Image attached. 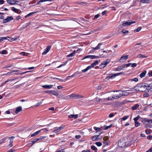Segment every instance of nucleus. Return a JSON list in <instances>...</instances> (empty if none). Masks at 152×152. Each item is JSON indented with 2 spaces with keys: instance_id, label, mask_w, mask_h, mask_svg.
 Wrapping results in <instances>:
<instances>
[{
  "instance_id": "1",
  "label": "nucleus",
  "mask_w": 152,
  "mask_h": 152,
  "mask_svg": "<svg viewBox=\"0 0 152 152\" xmlns=\"http://www.w3.org/2000/svg\"><path fill=\"white\" fill-rule=\"evenodd\" d=\"M146 83H141L137 84L135 86L134 89L137 91L141 92L147 91Z\"/></svg>"
},
{
  "instance_id": "2",
  "label": "nucleus",
  "mask_w": 152,
  "mask_h": 152,
  "mask_svg": "<svg viewBox=\"0 0 152 152\" xmlns=\"http://www.w3.org/2000/svg\"><path fill=\"white\" fill-rule=\"evenodd\" d=\"M110 61V60L108 59L106 61L103 62L98 67V68L100 69L104 68L109 63Z\"/></svg>"
},
{
  "instance_id": "3",
  "label": "nucleus",
  "mask_w": 152,
  "mask_h": 152,
  "mask_svg": "<svg viewBox=\"0 0 152 152\" xmlns=\"http://www.w3.org/2000/svg\"><path fill=\"white\" fill-rule=\"evenodd\" d=\"M136 21H132L131 20H129L127 21H124L122 24V25L124 26H129L132 23H135Z\"/></svg>"
},
{
  "instance_id": "4",
  "label": "nucleus",
  "mask_w": 152,
  "mask_h": 152,
  "mask_svg": "<svg viewBox=\"0 0 152 152\" xmlns=\"http://www.w3.org/2000/svg\"><path fill=\"white\" fill-rule=\"evenodd\" d=\"M118 145L121 148H123L125 145V142L123 139L120 140L118 142Z\"/></svg>"
},
{
  "instance_id": "5",
  "label": "nucleus",
  "mask_w": 152,
  "mask_h": 152,
  "mask_svg": "<svg viewBox=\"0 0 152 152\" xmlns=\"http://www.w3.org/2000/svg\"><path fill=\"white\" fill-rule=\"evenodd\" d=\"M99 56H95L94 55H88L84 57L83 58V60L85 58H89L91 59H93L94 58H99Z\"/></svg>"
},
{
  "instance_id": "6",
  "label": "nucleus",
  "mask_w": 152,
  "mask_h": 152,
  "mask_svg": "<svg viewBox=\"0 0 152 152\" xmlns=\"http://www.w3.org/2000/svg\"><path fill=\"white\" fill-rule=\"evenodd\" d=\"M13 19V18L12 16H8L7 18L4 19L3 21V23H5L9 22Z\"/></svg>"
},
{
  "instance_id": "7",
  "label": "nucleus",
  "mask_w": 152,
  "mask_h": 152,
  "mask_svg": "<svg viewBox=\"0 0 152 152\" xmlns=\"http://www.w3.org/2000/svg\"><path fill=\"white\" fill-rule=\"evenodd\" d=\"M146 86L147 91L150 92L152 91V83L150 84L149 85L146 84Z\"/></svg>"
},
{
  "instance_id": "8",
  "label": "nucleus",
  "mask_w": 152,
  "mask_h": 152,
  "mask_svg": "<svg viewBox=\"0 0 152 152\" xmlns=\"http://www.w3.org/2000/svg\"><path fill=\"white\" fill-rule=\"evenodd\" d=\"M9 138L10 139V140L9 142L10 144L9 145V146L10 147H11L13 146L12 143L13 141V139L15 138V137L13 136H12L9 137Z\"/></svg>"
},
{
  "instance_id": "9",
  "label": "nucleus",
  "mask_w": 152,
  "mask_h": 152,
  "mask_svg": "<svg viewBox=\"0 0 152 152\" xmlns=\"http://www.w3.org/2000/svg\"><path fill=\"white\" fill-rule=\"evenodd\" d=\"M11 10L13 11L18 14H20L21 11L19 9H17L14 7H11Z\"/></svg>"
},
{
  "instance_id": "10",
  "label": "nucleus",
  "mask_w": 152,
  "mask_h": 152,
  "mask_svg": "<svg viewBox=\"0 0 152 152\" xmlns=\"http://www.w3.org/2000/svg\"><path fill=\"white\" fill-rule=\"evenodd\" d=\"M22 110V108L21 106H19L16 108V110L15 111V113L17 114L18 113L21 112Z\"/></svg>"
},
{
  "instance_id": "11",
  "label": "nucleus",
  "mask_w": 152,
  "mask_h": 152,
  "mask_svg": "<svg viewBox=\"0 0 152 152\" xmlns=\"http://www.w3.org/2000/svg\"><path fill=\"white\" fill-rule=\"evenodd\" d=\"M128 57V55H125L124 56H122L121 57V58L119 60V61L120 62H122V60H123L124 59L126 60L127 59Z\"/></svg>"
},
{
  "instance_id": "12",
  "label": "nucleus",
  "mask_w": 152,
  "mask_h": 152,
  "mask_svg": "<svg viewBox=\"0 0 152 152\" xmlns=\"http://www.w3.org/2000/svg\"><path fill=\"white\" fill-rule=\"evenodd\" d=\"M115 77V76H114V74H109L108 76H107L106 79L107 80H109L110 79H113V78Z\"/></svg>"
},
{
  "instance_id": "13",
  "label": "nucleus",
  "mask_w": 152,
  "mask_h": 152,
  "mask_svg": "<svg viewBox=\"0 0 152 152\" xmlns=\"http://www.w3.org/2000/svg\"><path fill=\"white\" fill-rule=\"evenodd\" d=\"M53 86L52 85H45L42 86V87L46 89H50Z\"/></svg>"
},
{
  "instance_id": "14",
  "label": "nucleus",
  "mask_w": 152,
  "mask_h": 152,
  "mask_svg": "<svg viewBox=\"0 0 152 152\" xmlns=\"http://www.w3.org/2000/svg\"><path fill=\"white\" fill-rule=\"evenodd\" d=\"M127 91H129V90H127ZM122 94H123L122 96H126L129 95V93L127 91H121Z\"/></svg>"
},
{
  "instance_id": "15",
  "label": "nucleus",
  "mask_w": 152,
  "mask_h": 152,
  "mask_svg": "<svg viewBox=\"0 0 152 152\" xmlns=\"http://www.w3.org/2000/svg\"><path fill=\"white\" fill-rule=\"evenodd\" d=\"M137 57L139 58H144L147 57V56H144L142 54H139L137 55Z\"/></svg>"
},
{
  "instance_id": "16",
  "label": "nucleus",
  "mask_w": 152,
  "mask_h": 152,
  "mask_svg": "<svg viewBox=\"0 0 152 152\" xmlns=\"http://www.w3.org/2000/svg\"><path fill=\"white\" fill-rule=\"evenodd\" d=\"M146 73V71L145 70L142 72L140 75V78H142L144 77Z\"/></svg>"
},
{
  "instance_id": "17",
  "label": "nucleus",
  "mask_w": 152,
  "mask_h": 152,
  "mask_svg": "<svg viewBox=\"0 0 152 152\" xmlns=\"http://www.w3.org/2000/svg\"><path fill=\"white\" fill-rule=\"evenodd\" d=\"M51 94L55 96H57L58 95V93L55 91L52 90Z\"/></svg>"
},
{
  "instance_id": "18",
  "label": "nucleus",
  "mask_w": 152,
  "mask_h": 152,
  "mask_svg": "<svg viewBox=\"0 0 152 152\" xmlns=\"http://www.w3.org/2000/svg\"><path fill=\"white\" fill-rule=\"evenodd\" d=\"M41 132V130H39L38 131H37L35 132H34V133L32 134L31 135V137H33L34 136H36V135L38 134L39 133H40Z\"/></svg>"
},
{
  "instance_id": "19",
  "label": "nucleus",
  "mask_w": 152,
  "mask_h": 152,
  "mask_svg": "<svg viewBox=\"0 0 152 152\" xmlns=\"http://www.w3.org/2000/svg\"><path fill=\"white\" fill-rule=\"evenodd\" d=\"M99 136V135H96L92 137V140L93 141H96L98 140V138Z\"/></svg>"
},
{
  "instance_id": "20",
  "label": "nucleus",
  "mask_w": 152,
  "mask_h": 152,
  "mask_svg": "<svg viewBox=\"0 0 152 152\" xmlns=\"http://www.w3.org/2000/svg\"><path fill=\"white\" fill-rule=\"evenodd\" d=\"M91 67H91V66H88L86 68V69H83L82 70V71L83 72H85L89 69H90Z\"/></svg>"
},
{
  "instance_id": "21",
  "label": "nucleus",
  "mask_w": 152,
  "mask_h": 152,
  "mask_svg": "<svg viewBox=\"0 0 152 152\" xmlns=\"http://www.w3.org/2000/svg\"><path fill=\"white\" fill-rule=\"evenodd\" d=\"M15 0H7V3L11 5H14Z\"/></svg>"
},
{
  "instance_id": "22",
  "label": "nucleus",
  "mask_w": 152,
  "mask_h": 152,
  "mask_svg": "<svg viewBox=\"0 0 152 152\" xmlns=\"http://www.w3.org/2000/svg\"><path fill=\"white\" fill-rule=\"evenodd\" d=\"M99 61L98 60H96L94 61L93 63L91 64V67H94L96 65H97L99 63Z\"/></svg>"
},
{
  "instance_id": "23",
  "label": "nucleus",
  "mask_w": 152,
  "mask_h": 152,
  "mask_svg": "<svg viewBox=\"0 0 152 152\" xmlns=\"http://www.w3.org/2000/svg\"><path fill=\"white\" fill-rule=\"evenodd\" d=\"M76 51H74L72 53L70 54H69L67 55L66 56V57H72L73 56H74L75 54L76 53Z\"/></svg>"
},
{
  "instance_id": "24",
  "label": "nucleus",
  "mask_w": 152,
  "mask_h": 152,
  "mask_svg": "<svg viewBox=\"0 0 152 152\" xmlns=\"http://www.w3.org/2000/svg\"><path fill=\"white\" fill-rule=\"evenodd\" d=\"M53 0H40V1H38L36 5H39L40 4L41 2H42L46 1H51Z\"/></svg>"
},
{
  "instance_id": "25",
  "label": "nucleus",
  "mask_w": 152,
  "mask_h": 152,
  "mask_svg": "<svg viewBox=\"0 0 152 152\" xmlns=\"http://www.w3.org/2000/svg\"><path fill=\"white\" fill-rule=\"evenodd\" d=\"M139 107V105L138 104H137L134 105V106H132V109L133 110H135L138 107Z\"/></svg>"
},
{
  "instance_id": "26",
  "label": "nucleus",
  "mask_w": 152,
  "mask_h": 152,
  "mask_svg": "<svg viewBox=\"0 0 152 152\" xmlns=\"http://www.w3.org/2000/svg\"><path fill=\"white\" fill-rule=\"evenodd\" d=\"M39 140V138H35L32 141H31L32 145H33L34 143L36 142Z\"/></svg>"
},
{
  "instance_id": "27",
  "label": "nucleus",
  "mask_w": 152,
  "mask_h": 152,
  "mask_svg": "<svg viewBox=\"0 0 152 152\" xmlns=\"http://www.w3.org/2000/svg\"><path fill=\"white\" fill-rule=\"evenodd\" d=\"M102 45V43H99L95 48H94V50H96L97 49H100V47Z\"/></svg>"
},
{
  "instance_id": "28",
  "label": "nucleus",
  "mask_w": 152,
  "mask_h": 152,
  "mask_svg": "<svg viewBox=\"0 0 152 152\" xmlns=\"http://www.w3.org/2000/svg\"><path fill=\"white\" fill-rule=\"evenodd\" d=\"M37 12H32L28 14H27V15H26L25 16V18H26L28 17L29 16L31 15H32V14H34V13H36Z\"/></svg>"
},
{
  "instance_id": "29",
  "label": "nucleus",
  "mask_w": 152,
  "mask_h": 152,
  "mask_svg": "<svg viewBox=\"0 0 152 152\" xmlns=\"http://www.w3.org/2000/svg\"><path fill=\"white\" fill-rule=\"evenodd\" d=\"M112 126V124H111L110 125H109V126H104V130H107V129H108L109 128L111 127Z\"/></svg>"
},
{
  "instance_id": "30",
  "label": "nucleus",
  "mask_w": 152,
  "mask_h": 152,
  "mask_svg": "<svg viewBox=\"0 0 152 152\" xmlns=\"http://www.w3.org/2000/svg\"><path fill=\"white\" fill-rule=\"evenodd\" d=\"M122 70H123V69L121 67V66H120L115 68L114 70L115 71H120Z\"/></svg>"
},
{
  "instance_id": "31",
  "label": "nucleus",
  "mask_w": 152,
  "mask_h": 152,
  "mask_svg": "<svg viewBox=\"0 0 152 152\" xmlns=\"http://www.w3.org/2000/svg\"><path fill=\"white\" fill-rule=\"evenodd\" d=\"M7 139V137H5L4 139H2L0 141V144L4 143L6 142V140Z\"/></svg>"
},
{
  "instance_id": "32",
  "label": "nucleus",
  "mask_w": 152,
  "mask_h": 152,
  "mask_svg": "<svg viewBox=\"0 0 152 152\" xmlns=\"http://www.w3.org/2000/svg\"><path fill=\"white\" fill-rule=\"evenodd\" d=\"M103 143L105 145H109L110 144V142L109 141H105L103 142Z\"/></svg>"
},
{
  "instance_id": "33",
  "label": "nucleus",
  "mask_w": 152,
  "mask_h": 152,
  "mask_svg": "<svg viewBox=\"0 0 152 152\" xmlns=\"http://www.w3.org/2000/svg\"><path fill=\"white\" fill-rule=\"evenodd\" d=\"M129 117V116L126 115L124 116L123 117L121 118V120L122 121H125Z\"/></svg>"
},
{
  "instance_id": "34",
  "label": "nucleus",
  "mask_w": 152,
  "mask_h": 152,
  "mask_svg": "<svg viewBox=\"0 0 152 152\" xmlns=\"http://www.w3.org/2000/svg\"><path fill=\"white\" fill-rule=\"evenodd\" d=\"M119 96H117V94L113 95V96L112 97V99H117L118 98Z\"/></svg>"
},
{
  "instance_id": "35",
  "label": "nucleus",
  "mask_w": 152,
  "mask_h": 152,
  "mask_svg": "<svg viewBox=\"0 0 152 152\" xmlns=\"http://www.w3.org/2000/svg\"><path fill=\"white\" fill-rule=\"evenodd\" d=\"M141 29L142 27H139L137 28V29H135L134 30V31L138 32Z\"/></svg>"
},
{
  "instance_id": "36",
  "label": "nucleus",
  "mask_w": 152,
  "mask_h": 152,
  "mask_svg": "<svg viewBox=\"0 0 152 152\" xmlns=\"http://www.w3.org/2000/svg\"><path fill=\"white\" fill-rule=\"evenodd\" d=\"M76 95V94H72L69 96L71 98H74L75 99Z\"/></svg>"
},
{
  "instance_id": "37",
  "label": "nucleus",
  "mask_w": 152,
  "mask_h": 152,
  "mask_svg": "<svg viewBox=\"0 0 152 152\" xmlns=\"http://www.w3.org/2000/svg\"><path fill=\"white\" fill-rule=\"evenodd\" d=\"M149 120V119H148L146 118H145L142 120V122L143 123H144L145 122H147L148 123Z\"/></svg>"
},
{
  "instance_id": "38",
  "label": "nucleus",
  "mask_w": 152,
  "mask_h": 152,
  "mask_svg": "<svg viewBox=\"0 0 152 152\" xmlns=\"http://www.w3.org/2000/svg\"><path fill=\"white\" fill-rule=\"evenodd\" d=\"M123 73L122 72H121L120 73H118L116 74H114V76H115V77H116V76H119L121 75H123Z\"/></svg>"
},
{
  "instance_id": "39",
  "label": "nucleus",
  "mask_w": 152,
  "mask_h": 152,
  "mask_svg": "<svg viewBox=\"0 0 152 152\" xmlns=\"http://www.w3.org/2000/svg\"><path fill=\"white\" fill-rule=\"evenodd\" d=\"M83 97L82 96L78 94H76V98L75 99H77L78 98H81Z\"/></svg>"
},
{
  "instance_id": "40",
  "label": "nucleus",
  "mask_w": 152,
  "mask_h": 152,
  "mask_svg": "<svg viewBox=\"0 0 152 152\" xmlns=\"http://www.w3.org/2000/svg\"><path fill=\"white\" fill-rule=\"evenodd\" d=\"M7 39L6 37H0V42L3 41L4 39Z\"/></svg>"
},
{
  "instance_id": "41",
  "label": "nucleus",
  "mask_w": 152,
  "mask_h": 152,
  "mask_svg": "<svg viewBox=\"0 0 152 152\" xmlns=\"http://www.w3.org/2000/svg\"><path fill=\"white\" fill-rule=\"evenodd\" d=\"M140 125V123L138 121L135 122V125L136 127H137Z\"/></svg>"
},
{
  "instance_id": "42",
  "label": "nucleus",
  "mask_w": 152,
  "mask_h": 152,
  "mask_svg": "<svg viewBox=\"0 0 152 152\" xmlns=\"http://www.w3.org/2000/svg\"><path fill=\"white\" fill-rule=\"evenodd\" d=\"M7 38H9L10 39H11V40H11V41H16L17 39V38H12L11 37H7Z\"/></svg>"
},
{
  "instance_id": "43",
  "label": "nucleus",
  "mask_w": 152,
  "mask_h": 152,
  "mask_svg": "<svg viewBox=\"0 0 152 152\" xmlns=\"http://www.w3.org/2000/svg\"><path fill=\"white\" fill-rule=\"evenodd\" d=\"M96 145L98 146H100L102 145V144L100 142H97L96 143Z\"/></svg>"
},
{
  "instance_id": "44",
  "label": "nucleus",
  "mask_w": 152,
  "mask_h": 152,
  "mask_svg": "<svg viewBox=\"0 0 152 152\" xmlns=\"http://www.w3.org/2000/svg\"><path fill=\"white\" fill-rule=\"evenodd\" d=\"M109 138L107 136H105L103 138V140L105 141H107L109 140Z\"/></svg>"
},
{
  "instance_id": "45",
  "label": "nucleus",
  "mask_w": 152,
  "mask_h": 152,
  "mask_svg": "<svg viewBox=\"0 0 152 152\" xmlns=\"http://www.w3.org/2000/svg\"><path fill=\"white\" fill-rule=\"evenodd\" d=\"M67 61H66L64 64H61L60 65V66H58L57 67V68H59L61 66H63L65 65L67 63Z\"/></svg>"
},
{
  "instance_id": "46",
  "label": "nucleus",
  "mask_w": 152,
  "mask_h": 152,
  "mask_svg": "<svg viewBox=\"0 0 152 152\" xmlns=\"http://www.w3.org/2000/svg\"><path fill=\"white\" fill-rule=\"evenodd\" d=\"M51 48V47L50 46H48L47 47L45 50L48 52L50 50Z\"/></svg>"
},
{
  "instance_id": "47",
  "label": "nucleus",
  "mask_w": 152,
  "mask_h": 152,
  "mask_svg": "<svg viewBox=\"0 0 152 152\" xmlns=\"http://www.w3.org/2000/svg\"><path fill=\"white\" fill-rule=\"evenodd\" d=\"M91 149L92 150H97V148H96V147L94 145H92L91 146Z\"/></svg>"
},
{
  "instance_id": "48",
  "label": "nucleus",
  "mask_w": 152,
  "mask_h": 152,
  "mask_svg": "<svg viewBox=\"0 0 152 152\" xmlns=\"http://www.w3.org/2000/svg\"><path fill=\"white\" fill-rule=\"evenodd\" d=\"M104 101H106L107 100H113V99H112V97H108L107 98L104 99Z\"/></svg>"
},
{
  "instance_id": "49",
  "label": "nucleus",
  "mask_w": 152,
  "mask_h": 152,
  "mask_svg": "<svg viewBox=\"0 0 152 152\" xmlns=\"http://www.w3.org/2000/svg\"><path fill=\"white\" fill-rule=\"evenodd\" d=\"M139 116L138 115V116L134 118V121L135 122L137 121V120H138L139 118Z\"/></svg>"
},
{
  "instance_id": "50",
  "label": "nucleus",
  "mask_w": 152,
  "mask_h": 152,
  "mask_svg": "<svg viewBox=\"0 0 152 152\" xmlns=\"http://www.w3.org/2000/svg\"><path fill=\"white\" fill-rule=\"evenodd\" d=\"M117 96H119L118 97L119 98L122 96L123 94H122L121 92L119 94H117Z\"/></svg>"
},
{
  "instance_id": "51",
  "label": "nucleus",
  "mask_w": 152,
  "mask_h": 152,
  "mask_svg": "<svg viewBox=\"0 0 152 152\" xmlns=\"http://www.w3.org/2000/svg\"><path fill=\"white\" fill-rule=\"evenodd\" d=\"M42 103V102H38L36 104H35V107H37L38 106H39V105H40Z\"/></svg>"
},
{
  "instance_id": "52",
  "label": "nucleus",
  "mask_w": 152,
  "mask_h": 152,
  "mask_svg": "<svg viewBox=\"0 0 152 152\" xmlns=\"http://www.w3.org/2000/svg\"><path fill=\"white\" fill-rule=\"evenodd\" d=\"M121 32L123 34H128L129 33L128 31L122 30Z\"/></svg>"
},
{
  "instance_id": "53",
  "label": "nucleus",
  "mask_w": 152,
  "mask_h": 152,
  "mask_svg": "<svg viewBox=\"0 0 152 152\" xmlns=\"http://www.w3.org/2000/svg\"><path fill=\"white\" fill-rule=\"evenodd\" d=\"M137 66V64L135 63H134L132 64L131 67H135Z\"/></svg>"
},
{
  "instance_id": "54",
  "label": "nucleus",
  "mask_w": 152,
  "mask_h": 152,
  "mask_svg": "<svg viewBox=\"0 0 152 152\" xmlns=\"http://www.w3.org/2000/svg\"><path fill=\"white\" fill-rule=\"evenodd\" d=\"M63 129V127H62L61 126L59 127H58V128H57V130H58V131H59Z\"/></svg>"
},
{
  "instance_id": "55",
  "label": "nucleus",
  "mask_w": 152,
  "mask_h": 152,
  "mask_svg": "<svg viewBox=\"0 0 152 152\" xmlns=\"http://www.w3.org/2000/svg\"><path fill=\"white\" fill-rule=\"evenodd\" d=\"M52 90H49V91H44V92L46 93H48V94H50Z\"/></svg>"
},
{
  "instance_id": "56",
  "label": "nucleus",
  "mask_w": 152,
  "mask_h": 152,
  "mask_svg": "<svg viewBox=\"0 0 152 152\" xmlns=\"http://www.w3.org/2000/svg\"><path fill=\"white\" fill-rule=\"evenodd\" d=\"M94 129L95 130L97 131H99L101 130V129L100 128L96 127H95Z\"/></svg>"
},
{
  "instance_id": "57",
  "label": "nucleus",
  "mask_w": 152,
  "mask_h": 152,
  "mask_svg": "<svg viewBox=\"0 0 152 152\" xmlns=\"http://www.w3.org/2000/svg\"><path fill=\"white\" fill-rule=\"evenodd\" d=\"M149 95L148 94L146 93V94H144L143 96L144 97H148L149 96Z\"/></svg>"
},
{
  "instance_id": "58",
  "label": "nucleus",
  "mask_w": 152,
  "mask_h": 152,
  "mask_svg": "<svg viewBox=\"0 0 152 152\" xmlns=\"http://www.w3.org/2000/svg\"><path fill=\"white\" fill-rule=\"evenodd\" d=\"M99 16V14H97L94 16V19H96L98 18Z\"/></svg>"
},
{
  "instance_id": "59",
  "label": "nucleus",
  "mask_w": 152,
  "mask_h": 152,
  "mask_svg": "<svg viewBox=\"0 0 152 152\" xmlns=\"http://www.w3.org/2000/svg\"><path fill=\"white\" fill-rule=\"evenodd\" d=\"M145 132L147 134H150L149 131L148 129L145 130Z\"/></svg>"
},
{
  "instance_id": "60",
  "label": "nucleus",
  "mask_w": 152,
  "mask_h": 152,
  "mask_svg": "<svg viewBox=\"0 0 152 152\" xmlns=\"http://www.w3.org/2000/svg\"><path fill=\"white\" fill-rule=\"evenodd\" d=\"M7 51L6 50H3L1 52V54H5Z\"/></svg>"
},
{
  "instance_id": "61",
  "label": "nucleus",
  "mask_w": 152,
  "mask_h": 152,
  "mask_svg": "<svg viewBox=\"0 0 152 152\" xmlns=\"http://www.w3.org/2000/svg\"><path fill=\"white\" fill-rule=\"evenodd\" d=\"M48 52L46 50H45V51L42 53V54L43 55L46 54Z\"/></svg>"
},
{
  "instance_id": "62",
  "label": "nucleus",
  "mask_w": 152,
  "mask_h": 152,
  "mask_svg": "<svg viewBox=\"0 0 152 152\" xmlns=\"http://www.w3.org/2000/svg\"><path fill=\"white\" fill-rule=\"evenodd\" d=\"M147 138L148 139H152V136L151 135H148L147 136Z\"/></svg>"
},
{
  "instance_id": "63",
  "label": "nucleus",
  "mask_w": 152,
  "mask_h": 152,
  "mask_svg": "<svg viewBox=\"0 0 152 152\" xmlns=\"http://www.w3.org/2000/svg\"><path fill=\"white\" fill-rule=\"evenodd\" d=\"M133 80L134 81L136 82H137L138 80V79L137 78H134L133 79Z\"/></svg>"
},
{
  "instance_id": "64",
  "label": "nucleus",
  "mask_w": 152,
  "mask_h": 152,
  "mask_svg": "<svg viewBox=\"0 0 152 152\" xmlns=\"http://www.w3.org/2000/svg\"><path fill=\"white\" fill-rule=\"evenodd\" d=\"M55 152H64V149H61L60 150L57 151Z\"/></svg>"
}]
</instances>
